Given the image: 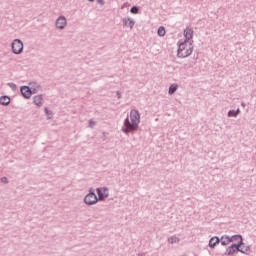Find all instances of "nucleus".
I'll return each mask as SVG.
<instances>
[{"label": "nucleus", "mask_w": 256, "mask_h": 256, "mask_svg": "<svg viewBox=\"0 0 256 256\" xmlns=\"http://www.w3.org/2000/svg\"><path fill=\"white\" fill-rule=\"evenodd\" d=\"M193 53V43L191 41H184L179 44L178 57L185 58L189 57Z\"/></svg>", "instance_id": "nucleus-1"}, {"label": "nucleus", "mask_w": 256, "mask_h": 256, "mask_svg": "<svg viewBox=\"0 0 256 256\" xmlns=\"http://www.w3.org/2000/svg\"><path fill=\"white\" fill-rule=\"evenodd\" d=\"M130 119L131 122L129 123V131H137L139 128V123L141 121V116L139 115V112L136 110H132L130 112Z\"/></svg>", "instance_id": "nucleus-2"}, {"label": "nucleus", "mask_w": 256, "mask_h": 256, "mask_svg": "<svg viewBox=\"0 0 256 256\" xmlns=\"http://www.w3.org/2000/svg\"><path fill=\"white\" fill-rule=\"evenodd\" d=\"M99 199L97 197V194H95V190L93 188L89 189V193L84 197V203L86 205H96L98 203Z\"/></svg>", "instance_id": "nucleus-3"}, {"label": "nucleus", "mask_w": 256, "mask_h": 256, "mask_svg": "<svg viewBox=\"0 0 256 256\" xmlns=\"http://www.w3.org/2000/svg\"><path fill=\"white\" fill-rule=\"evenodd\" d=\"M12 53H14V55H21V53H23V41L15 39L12 42Z\"/></svg>", "instance_id": "nucleus-4"}, {"label": "nucleus", "mask_w": 256, "mask_h": 256, "mask_svg": "<svg viewBox=\"0 0 256 256\" xmlns=\"http://www.w3.org/2000/svg\"><path fill=\"white\" fill-rule=\"evenodd\" d=\"M20 93L24 97V99H31V95H33V90L29 86H21Z\"/></svg>", "instance_id": "nucleus-5"}, {"label": "nucleus", "mask_w": 256, "mask_h": 256, "mask_svg": "<svg viewBox=\"0 0 256 256\" xmlns=\"http://www.w3.org/2000/svg\"><path fill=\"white\" fill-rule=\"evenodd\" d=\"M66 26L67 18H65V16L58 17V19L56 20V29H60L61 31H63V29H65Z\"/></svg>", "instance_id": "nucleus-6"}, {"label": "nucleus", "mask_w": 256, "mask_h": 256, "mask_svg": "<svg viewBox=\"0 0 256 256\" xmlns=\"http://www.w3.org/2000/svg\"><path fill=\"white\" fill-rule=\"evenodd\" d=\"M230 239H231V243H233L232 245L234 247L240 248L241 245H243V237H241V235L232 236Z\"/></svg>", "instance_id": "nucleus-7"}, {"label": "nucleus", "mask_w": 256, "mask_h": 256, "mask_svg": "<svg viewBox=\"0 0 256 256\" xmlns=\"http://www.w3.org/2000/svg\"><path fill=\"white\" fill-rule=\"evenodd\" d=\"M184 37L186 38L185 41H191V39H193V29L186 28L184 30Z\"/></svg>", "instance_id": "nucleus-8"}, {"label": "nucleus", "mask_w": 256, "mask_h": 256, "mask_svg": "<svg viewBox=\"0 0 256 256\" xmlns=\"http://www.w3.org/2000/svg\"><path fill=\"white\" fill-rule=\"evenodd\" d=\"M97 195H98V201H105V199H107V197H109V194H104L103 190H101V188H97Z\"/></svg>", "instance_id": "nucleus-9"}, {"label": "nucleus", "mask_w": 256, "mask_h": 256, "mask_svg": "<svg viewBox=\"0 0 256 256\" xmlns=\"http://www.w3.org/2000/svg\"><path fill=\"white\" fill-rule=\"evenodd\" d=\"M11 103V98L9 96H1L0 97V105H3L4 107H7Z\"/></svg>", "instance_id": "nucleus-10"}, {"label": "nucleus", "mask_w": 256, "mask_h": 256, "mask_svg": "<svg viewBox=\"0 0 256 256\" xmlns=\"http://www.w3.org/2000/svg\"><path fill=\"white\" fill-rule=\"evenodd\" d=\"M33 101L37 107H41L43 105V95L34 96Z\"/></svg>", "instance_id": "nucleus-11"}, {"label": "nucleus", "mask_w": 256, "mask_h": 256, "mask_svg": "<svg viewBox=\"0 0 256 256\" xmlns=\"http://www.w3.org/2000/svg\"><path fill=\"white\" fill-rule=\"evenodd\" d=\"M237 251H239V247L232 245L226 250V255H235Z\"/></svg>", "instance_id": "nucleus-12"}, {"label": "nucleus", "mask_w": 256, "mask_h": 256, "mask_svg": "<svg viewBox=\"0 0 256 256\" xmlns=\"http://www.w3.org/2000/svg\"><path fill=\"white\" fill-rule=\"evenodd\" d=\"M123 133H126V135H129V116L126 117L124 121V127L122 128Z\"/></svg>", "instance_id": "nucleus-13"}, {"label": "nucleus", "mask_w": 256, "mask_h": 256, "mask_svg": "<svg viewBox=\"0 0 256 256\" xmlns=\"http://www.w3.org/2000/svg\"><path fill=\"white\" fill-rule=\"evenodd\" d=\"M221 245H229L231 243V237L229 236H222L220 239Z\"/></svg>", "instance_id": "nucleus-14"}, {"label": "nucleus", "mask_w": 256, "mask_h": 256, "mask_svg": "<svg viewBox=\"0 0 256 256\" xmlns=\"http://www.w3.org/2000/svg\"><path fill=\"white\" fill-rule=\"evenodd\" d=\"M219 239L217 237H213L209 241V247H215V245H218Z\"/></svg>", "instance_id": "nucleus-15"}, {"label": "nucleus", "mask_w": 256, "mask_h": 256, "mask_svg": "<svg viewBox=\"0 0 256 256\" xmlns=\"http://www.w3.org/2000/svg\"><path fill=\"white\" fill-rule=\"evenodd\" d=\"M44 112L47 115V119H52L53 118V112H51L48 107H46L44 109Z\"/></svg>", "instance_id": "nucleus-16"}, {"label": "nucleus", "mask_w": 256, "mask_h": 256, "mask_svg": "<svg viewBox=\"0 0 256 256\" xmlns=\"http://www.w3.org/2000/svg\"><path fill=\"white\" fill-rule=\"evenodd\" d=\"M177 91V84H172L169 88V95H173Z\"/></svg>", "instance_id": "nucleus-17"}, {"label": "nucleus", "mask_w": 256, "mask_h": 256, "mask_svg": "<svg viewBox=\"0 0 256 256\" xmlns=\"http://www.w3.org/2000/svg\"><path fill=\"white\" fill-rule=\"evenodd\" d=\"M241 253H249V247H243V245H240L239 250Z\"/></svg>", "instance_id": "nucleus-18"}, {"label": "nucleus", "mask_w": 256, "mask_h": 256, "mask_svg": "<svg viewBox=\"0 0 256 256\" xmlns=\"http://www.w3.org/2000/svg\"><path fill=\"white\" fill-rule=\"evenodd\" d=\"M158 35H159L160 37H165V28H164V27H160V28L158 29Z\"/></svg>", "instance_id": "nucleus-19"}, {"label": "nucleus", "mask_w": 256, "mask_h": 256, "mask_svg": "<svg viewBox=\"0 0 256 256\" xmlns=\"http://www.w3.org/2000/svg\"><path fill=\"white\" fill-rule=\"evenodd\" d=\"M8 86L10 87V89H12V91H17V85L13 82L8 83Z\"/></svg>", "instance_id": "nucleus-20"}, {"label": "nucleus", "mask_w": 256, "mask_h": 256, "mask_svg": "<svg viewBox=\"0 0 256 256\" xmlns=\"http://www.w3.org/2000/svg\"><path fill=\"white\" fill-rule=\"evenodd\" d=\"M131 13H133L134 15H136V13H139V8L137 6H134L131 8Z\"/></svg>", "instance_id": "nucleus-21"}, {"label": "nucleus", "mask_w": 256, "mask_h": 256, "mask_svg": "<svg viewBox=\"0 0 256 256\" xmlns=\"http://www.w3.org/2000/svg\"><path fill=\"white\" fill-rule=\"evenodd\" d=\"M228 117H237V112H235L234 110H230L228 112Z\"/></svg>", "instance_id": "nucleus-22"}, {"label": "nucleus", "mask_w": 256, "mask_h": 256, "mask_svg": "<svg viewBox=\"0 0 256 256\" xmlns=\"http://www.w3.org/2000/svg\"><path fill=\"white\" fill-rule=\"evenodd\" d=\"M95 125H97V123H96L95 121L89 120V127H90V129H93V127H94Z\"/></svg>", "instance_id": "nucleus-23"}, {"label": "nucleus", "mask_w": 256, "mask_h": 256, "mask_svg": "<svg viewBox=\"0 0 256 256\" xmlns=\"http://www.w3.org/2000/svg\"><path fill=\"white\" fill-rule=\"evenodd\" d=\"M1 182L2 183H9V179H7V177L4 176V177L1 178Z\"/></svg>", "instance_id": "nucleus-24"}, {"label": "nucleus", "mask_w": 256, "mask_h": 256, "mask_svg": "<svg viewBox=\"0 0 256 256\" xmlns=\"http://www.w3.org/2000/svg\"><path fill=\"white\" fill-rule=\"evenodd\" d=\"M169 241L170 243H177V238H170Z\"/></svg>", "instance_id": "nucleus-25"}, {"label": "nucleus", "mask_w": 256, "mask_h": 256, "mask_svg": "<svg viewBox=\"0 0 256 256\" xmlns=\"http://www.w3.org/2000/svg\"><path fill=\"white\" fill-rule=\"evenodd\" d=\"M97 3H99V5H105V1L104 0H97Z\"/></svg>", "instance_id": "nucleus-26"}, {"label": "nucleus", "mask_w": 256, "mask_h": 256, "mask_svg": "<svg viewBox=\"0 0 256 256\" xmlns=\"http://www.w3.org/2000/svg\"><path fill=\"white\" fill-rule=\"evenodd\" d=\"M128 21H129V18H123L124 25H127Z\"/></svg>", "instance_id": "nucleus-27"}, {"label": "nucleus", "mask_w": 256, "mask_h": 256, "mask_svg": "<svg viewBox=\"0 0 256 256\" xmlns=\"http://www.w3.org/2000/svg\"><path fill=\"white\" fill-rule=\"evenodd\" d=\"M117 97H118V99H121V93L120 92H117Z\"/></svg>", "instance_id": "nucleus-28"}, {"label": "nucleus", "mask_w": 256, "mask_h": 256, "mask_svg": "<svg viewBox=\"0 0 256 256\" xmlns=\"http://www.w3.org/2000/svg\"><path fill=\"white\" fill-rule=\"evenodd\" d=\"M125 7H127V4H124V5L121 7V11H123V9H125Z\"/></svg>", "instance_id": "nucleus-29"}, {"label": "nucleus", "mask_w": 256, "mask_h": 256, "mask_svg": "<svg viewBox=\"0 0 256 256\" xmlns=\"http://www.w3.org/2000/svg\"><path fill=\"white\" fill-rule=\"evenodd\" d=\"M102 135H103V141H105V137H106L105 132H103Z\"/></svg>", "instance_id": "nucleus-30"}, {"label": "nucleus", "mask_w": 256, "mask_h": 256, "mask_svg": "<svg viewBox=\"0 0 256 256\" xmlns=\"http://www.w3.org/2000/svg\"><path fill=\"white\" fill-rule=\"evenodd\" d=\"M36 91H37L36 89H33L32 90V95H35Z\"/></svg>", "instance_id": "nucleus-31"}, {"label": "nucleus", "mask_w": 256, "mask_h": 256, "mask_svg": "<svg viewBox=\"0 0 256 256\" xmlns=\"http://www.w3.org/2000/svg\"><path fill=\"white\" fill-rule=\"evenodd\" d=\"M235 113H237V115H239V113H241V111L238 109L237 111H235Z\"/></svg>", "instance_id": "nucleus-32"}, {"label": "nucleus", "mask_w": 256, "mask_h": 256, "mask_svg": "<svg viewBox=\"0 0 256 256\" xmlns=\"http://www.w3.org/2000/svg\"><path fill=\"white\" fill-rule=\"evenodd\" d=\"M130 25H135V23L133 21H130Z\"/></svg>", "instance_id": "nucleus-33"}, {"label": "nucleus", "mask_w": 256, "mask_h": 256, "mask_svg": "<svg viewBox=\"0 0 256 256\" xmlns=\"http://www.w3.org/2000/svg\"><path fill=\"white\" fill-rule=\"evenodd\" d=\"M88 1H90V3H93V1H95V0H88Z\"/></svg>", "instance_id": "nucleus-34"}]
</instances>
